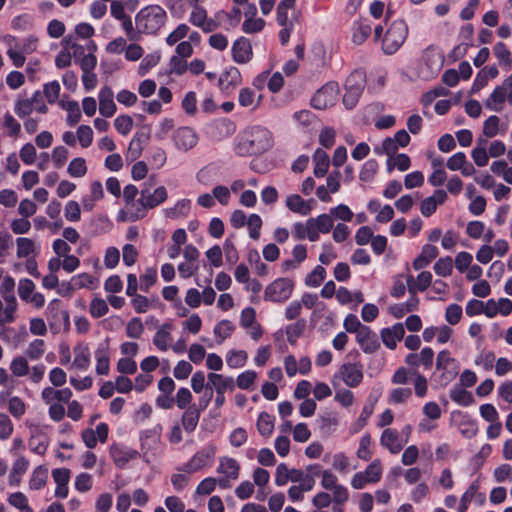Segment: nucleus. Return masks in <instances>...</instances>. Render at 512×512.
I'll list each match as a JSON object with an SVG mask.
<instances>
[{"instance_id":"dca6fc26","label":"nucleus","mask_w":512,"mask_h":512,"mask_svg":"<svg viewBox=\"0 0 512 512\" xmlns=\"http://www.w3.org/2000/svg\"><path fill=\"white\" fill-rule=\"evenodd\" d=\"M241 15L239 7H233L230 12L219 10L214 15V21L217 23V28L224 24V28L229 30L239 25Z\"/></svg>"},{"instance_id":"f257e3e1","label":"nucleus","mask_w":512,"mask_h":512,"mask_svg":"<svg viewBox=\"0 0 512 512\" xmlns=\"http://www.w3.org/2000/svg\"><path fill=\"white\" fill-rule=\"evenodd\" d=\"M135 20L140 32L154 34L165 24L166 12L158 5L147 6L137 13Z\"/></svg>"},{"instance_id":"79ce46f5","label":"nucleus","mask_w":512,"mask_h":512,"mask_svg":"<svg viewBox=\"0 0 512 512\" xmlns=\"http://www.w3.org/2000/svg\"><path fill=\"white\" fill-rule=\"evenodd\" d=\"M257 430L262 436L269 437L274 430V418L267 412L260 413L257 420Z\"/></svg>"},{"instance_id":"72a5a7b5","label":"nucleus","mask_w":512,"mask_h":512,"mask_svg":"<svg viewBox=\"0 0 512 512\" xmlns=\"http://www.w3.org/2000/svg\"><path fill=\"white\" fill-rule=\"evenodd\" d=\"M241 83V74L236 67H230L221 75L219 84L222 89L228 90L230 87H236Z\"/></svg>"},{"instance_id":"338daca9","label":"nucleus","mask_w":512,"mask_h":512,"mask_svg":"<svg viewBox=\"0 0 512 512\" xmlns=\"http://www.w3.org/2000/svg\"><path fill=\"white\" fill-rule=\"evenodd\" d=\"M256 378L257 373L255 371L247 370L237 377L236 384L240 389L247 390L253 385Z\"/></svg>"},{"instance_id":"6e6552de","label":"nucleus","mask_w":512,"mask_h":512,"mask_svg":"<svg viewBox=\"0 0 512 512\" xmlns=\"http://www.w3.org/2000/svg\"><path fill=\"white\" fill-rule=\"evenodd\" d=\"M339 91V85L336 82H328L314 94L311 105L315 109H327L337 102Z\"/></svg>"},{"instance_id":"f704fd0d","label":"nucleus","mask_w":512,"mask_h":512,"mask_svg":"<svg viewBox=\"0 0 512 512\" xmlns=\"http://www.w3.org/2000/svg\"><path fill=\"white\" fill-rule=\"evenodd\" d=\"M261 101V95L256 98L255 93L250 88H242L239 91L238 102L242 107L255 110Z\"/></svg>"},{"instance_id":"20e7f679","label":"nucleus","mask_w":512,"mask_h":512,"mask_svg":"<svg viewBox=\"0 0 512 512\" xmlns=\"http://www.w3.org/2000/svg\"><path fill=\"white\" fill-rule=\"evenodd\" d=\"M365 84L366 73L363 70L357 69L348 76L343 96V104L347 109H353L357 105Z\"/></svg>"},{"instance_id":"7ed1b4c3","label":"nucleus","mask_w":512,"mask_h":512,"mask_svg":"<svg viewBox=\"0 0 512 512\" xmlns=\"http://www.w3.org/2000/svg\"><path fill=\"white\" fill-rule=\"evenodd\" d=\"M408 35V26L402 19L391 23L382 40V50L387 55H392L403 45Z\"/></svg>"},{"instance_id":"bb28decb","label":"nucleus","mask_w":512,"mask_h":512,"mask_svg":"<svg viewBox=\"0 0 512 512\" xmlns=\"http://www.w3.org/2000/svg\"><path fill=\"white\" fill-rule=\"evenodd\" d=\"M431 282L432 274L429 271L421 272L416 280L411 275L407 277V286L410 293L426 290L431 285Z\"/></svg>"},{"instance_id":"aec40b11","label":"nucleus","mask_w":512,"mask_h":512,"mask_svg":"<svg viewBox=\"0 0 512 512\" xmlns=\"http://www.w3.org/2000/svg\"><path fill=\"white\" fill-rule=\"evenodd\" d=\"M405 334L402 323H396L392 327L384 328L381 331V338L386 347L395 349L397 342L402 340Z\"/></svg>"},{"instance_id":"c9c22d12","label":"nucleus","mask_w":512,"mask_h":512,"mask_svg":"<svg viewBox=\"0 0 512 512\" xmlns=\"http://www.w3.org/2000/svg\"><path fill=\"white\" fill-rule=\"evenodd\" d=\"M208 459H209L208 453H206L204 451L199 452V453L195 454L192 457V459L181 468V470L188 474H192V473L202 469L204 466H206Z\"/></svg>"},{"instance_id":"864d4df0","label":"nucleus","mask_w":512,"mask_h":512,"mask_svg":"<svg viewBox=\"0 0 512 512\" xmlns=\"http://www.w3.org/2000/svg\"><path fill=\"white\" fill-rule=\"evenodd\" d=\"M234 330V325L229 320L220 321L214 328V334L218 338V343H222L228 338Z\"/></svg>"},{"instance_id":"a211bd4d","label":"nucleus","mask_w":512,"mask_h":512,"mask_svg":"<svg viewBox=\"0 0 512 512\" xmlns=\"http://www.w3.org/2000/svg\"><path fill=\"white\" fill-rule=\"evenodd\" d=\"M110 455L116 466L123 468L130 460L138 456V452L120 444H113L110 447Z\"/></svg>"},{"instance_id":"c756f323","label":"nucleus","mask_w":512,"mask_h":512,"mask_svg":"<svg viewBox=\"0 0 512 512\" xmlns=\"http://www.w3.org/2000/svg\"><path fill=\"white\" fill-rule=\"evenodd\" d=\"M314 161V175L318 178L324 177L329 169V156L328 154L318 148L313 155Z\"/></svg>"},{"instance_id":"5fc2aeb1","label":"nucleus","mask_w":512,"mask_h":512,"mask_svg":"<svg viewBox=\"0 0 512 512\" xmlns=\"http://www.w3.org/2000/svg\"><path fill=\"white\" fill-rule=\"evenodd\" d=\"M478 489H479V483H478V481H474L469 486V488L466 490V492L462 495L461 500H460V505L458 507V512H466L470 502L472 501V499L475 496Z\"/></svg>"},{"instance_id":"4be33fe9","label":"nucleus","mask_w":512,"mask_h":512,"mask_svg":"<svg viewBox=\"0 0 512 512\" xmlns=\"http://www.w3.org/2000/svg\"><path fill=\"white\" fill-rule=\"evenodd\" d=\"M434 352L431 348L425 347L419 354L411 353L406 356L405 362L409 366L417 367L423 365L426 368H430L433 363Z\"/></svg>"},{"instance_id":"cd10ccee","label":"nucleus","mask_w":512,"mask_h":512,"mask_svg":"<svg viewBox=\"0 0 512 512\" xmlns=\"http://www.w3.org/2000/svg\"><path fill=\"white\" fill-rule=\"evenodd\" d=\"M438 256V249L433 245L423 246L420 255L413 261V268L420 270L429 265V263Z\"/></svg>"},{"instance_id":"423d86ee","label":"nucleus","mask_w":512,"mask_h":512,"mask_svg":"<svg viewBox=\"0 0 512 512\" xmlns=\"http://www.w3.org/2000/svg\"><path fill=\"white\" fill-rule=\"evenodd\" d=\"M167 190L164 186H159L150 191V189H142L140 192L139 203L141 208H138L134 213H131L130 220L135 221L145 216L146 209H152L163 203L167 199Z\"/></svg>"},{"instance_id":"2f4dec72","label":"nucleus","mask_w":512,"mask_h":512,"mask_svg":"<svg viewBox=\"0 0 512 512\" xmlns=\"http://www.w3.org/2000/svg\"><path fill=\"white\" fill-rule=\"evenodd\" d=\"M191 202L188 199L179 200L173 207L164 211L167 218L176 220L187 217L190 212Z\"/></svg>"},{"instance_id":"ddd939ff","label":"nucleus","mask_w":512,"mask_h":512,"mask_svg":"<svg viewBox=\"0 0 512 512\" xmlns=\"http://www.w3.org/2000/svg\"><path fill=\"white\" fill-rule=\"evenodd\" d=\"M172 139L178 150L187 152L196 146L198 135L190 127H180L174 131Z\"/></svg>"},{"instance_id":"f3484780","label":"nucleus","mask_w":512,"mask_h":512,"mask_svg":"<svg viewBox=\"0 0 512 512\" xmlns=\"http://www.w3.org/2000/svg\"><path fill=\"white\" fill-rule=\"evenodd\" d=\"M356 340L365 353H374L379 348L377 336L368 326L356 333Z\"/></svg>"},{"instance_id":"6e6d98bb","label":"nucleus","mask_w":512,"mask_h":512,"mask_svg":"<svg viewBox=\"0 0 512 512\" xmlns=\"http://www.w3.org/2000/svg\"><path fill=\"white\" fill-rule=\"evenodd\" d=\"M326 277V271L322 266H316L314 270L306 277L305 283L310 287L319 286Z\"/></svg>"},{"instance_id":"bf43d9fd","label":"nucleus","mask_w":512,"mask_h":512,"mask_svg":"<svg viewBox=\"0 0 512 512\" xmlns=\"http://www.w3.org/2000/svg\"><path fill=\"white\" fill-rule=\"evenodd\" d=\"M97 282V279L88 273H82L72 278V286L74 289L91 288Z\"/></svg>"},{"instance_id":"9b49d317","label":"nucleus","mask_w":512,"mask_h":512,"mask_svg":"<svg viewBox=\"0 0 512 512\" xmlns=\"http://www.w3.org/2000/svg\"><path fill=\"white\" fill-rule=\"evenodd\" d=\"M338 375L346 386L355 388L363 380V366L360 363H343L339 368Z\"/></svg>"},{"instance_id":"0e129e2a","label":"nucleus","mask_w":512,"mask_h":512,"mask_svg":"<svg viewBox=\"0 0 512 512\" xmlns=\"http://www.w3.org/2000/svg\"><path fill=\"white\" fill-rule=\"evenodd\" d=\"M412 395L410 388H396L393 389L390 394L388 401L392 404H399L407 401Z\"/></svg>"},{"instance_id":"de8ad7c7","label":"nucleus","mask_w":512,"mask_h":512,"mask_svg":"<svg viewBox=\"0 0 512 512\" xmlns=\"http://www.w3.org/2000/svg\"><path fill=\"white\" fill-rule=\"evenodd\" d=\"M17 252L16 256L18 258H25L29 255L35 253V244L33 240L30 238L19 237L16 239Z\"/></svg>"},{"instance_id":"4468645a","label":"nucleus","mask_w":512,"mask_h":512,"mask_svg":"<svg viewBox=\"0 0 512 512\" xmlns=\"http://www.w3.org/2000/svg\"><path fill=\"white\" fill-rule=\"evenodd\" d=\"M232 58L238 64H246L253 57L252 45L249 39L240 37L232 45Z\"/></svg>"},{"instance_id":"3c124183","label":"nucleus","mask_w":512,"mask_h":512,"mask_svg":"<svg viewBox=\"0 0 512 512\" xmlns=\"http://www.w3.org/2000/svg\"><path fill=\"white\" fill-rule=\"evenodd\" d=\"M8 502L21 512H33L32 508L28 504L27 497L22 492L12 493L8 498Z\"/></svg>"},{"instance_id":"a19ab883","label":"nucleus","mask_w":512,"mask_h":512,"mask_svg":"<svg viewBox=\"0 0 512 512\" xmlns=\"http://www.w3.org/2000/svg\"><path fill=\"white\" fill-rule=\"evenodd\" d=\"M450 398L461 406H469L474 402L473 395L461 386H455L450 390Z\"/></svg>"},{"instance_id":"e2e57ef3","label":"nucleus","mask_w":512,"mask_h":512,"mask_svg":"<svg viewBox=\"0 0 512 512\" xmlns=\"http://www.w3.org/2000/svg\"><path fill=\"white\" fill-rule=\"evenodd\" d=\"M141 285L140 289L143 292H148L150 287L155 284L157 280V270L153 267H149L145 269L144 274L140 278Z\"/></svg>"},{"instance_id":"8fccbe9b","label":"nucleus","mask_w":512,"mask_h":512,"mask_svg":"<svg viewBox=\"0 0 512 512\" xmlns=\"http://www.w3.org/2000/svg\"><path fill=\"white\" fill-rule=\"evenodd\" d=\"M306 328V321L304 319H299L295 323L287 326L286 335L287 339L290 343H295L297 338H299Z\"/></svg>"},{"instance_id":"ea45409f","label":"nucleus","mask_w":512,"mask_h":512,"mask_svg":"<svg viewBox=\"0 0 512 512\" xmlns=\"http://www.w3.org/2000/svg\"><path fill=\"white\" fill-rule=\"evenodd\" d=\"M46 351V344L42 339H34L29 343L24 354L27 359L32 361L40 359Z\"/></svg>"},{"instance_id":"774afa93","label":"nucleus","mask_w":512,"mask_h":512,"mask_svg":"<svg viewBox=\"0 0 512 512\" xmlns=\"http://www.w3.org/2000/svg\"><path fill=\"white\" fill-rule=\"evenodd\" d=\"M494 54L500 64L511 65V53L503 42H498L494 46Z\"/></svg>"},{"instance_id":"39448f33","label":"nucleus","mask_w":512,"mask_h":512,"mask_svg":"<svg viewBox=\"0 0 512 512\" xmlns=\"http://www.w3.org/2000/svg\"><path fill=\"white\" fill-rule=\"evenodd\" d=\"M308 470L313 475H321V486L325 490H330L333 494V502H347L349 499V492L347 488L338 484V479L330 470L321 471L318 465L309 466Z\"/></svg>"},{"instance_id":"1a4fd4ad","label":"nucleus","mask_w":512,"mask_h":512,"mask_svg":"<svg viewBox=\"0 0 512 512\" xmlns=\"http://www.w3.org/2000/svg\"><path fill=\"white\" fill-rule=\"evenodd\" d=\"M45 317L52 330H60L69 326V314L62 308L61 302L58 299H53L49 302Z\"/></svg>"},{"instance_id":"f03ea898","label":"nucleus","mask_w":512,"mask_h":512,"mask_svg":"<svg viewBox=\"0 0 512 512\" xmlns=\"http://www.w3.org/2000/svg\"><path fill=\"white\" fill-rule=\"evenodd\" d=\"M423 64L418 69V76L421 79L429 80L434 78L442 69L444 64V55L442 51L434 46H428L422 54Z\"/></svg>"},{"instance_id":"6ab92c4d","label":"nucleus","mask_w":512,"mask_h":512,"mask_svg":"<svg viewBox=\"0 0 512 512\" xmlns=\"http://www.w3.org/2000/svg\"><path fill=\"white\" fill-rule=\"evenodd\" d=\"M99 112L104 117H111L116 112L114 94L110 87H103L99 92Z\"/></svg>"},{"instance_id":"37998d69","label":"nucleus","mask_w":512,"mask_h":512,"mask_svg":"<svg viewBox=\"0 0 512 512\" xmlns=\"http://www.w3.org/2000/svg\"><path fill=\"white\" fill-rule=\"evenodd\" d=\"M96 357V372L99 375H107L109 372V354L104 346H100L95 351Z\"/></svg>"},{"instance_id":"680f3d73","label":"nucleus","mask_w":512,"mask_h":512,"mask_svg":"<svg viewBox=\"0 0 512 512\" xmlns=\"http://www.w3.org/2000/svg\"><path fill=\"white\" fill-rule=\"evenodd\" d=\"M364 474L369 478L371 483H377L382 476L381 461L379 459L372 461L365 469Z\"/></svg>"},{"instance_id":"9d476101","label":"nucleus","mask_w":512,"mask_h":512,"mask_svg":"<svg viewBox=\"0 0 512 512\" xmlns=\"http://www.w3.org/2000/svg\"><path fill=\"white\" fill-rule=\"evenodd\" d=\"M247 138L250 141L252 152H254V154L264 153L273 145L272 134L264 127L257 126L252 128L250 135Z\"/></svg>"},{"instance_id":"69168bd1","label":"nucleus","mask_w":512,"mask_h":512,"mask_svg":"<svg viewBox=\"0 0 512 512\" xmlns=\"http://www.w3.org/2000/svg\"><path fill=\"white\" fill-rule=\"evenodd\" d=\"M114 126L120 134L127 135L133 128V120L128 115H120L114 120Z\"/></svg>"},{"instance_id":"473e14b6","label":"nucleus","mask_w":512,"mask_h":512,"mask_svg":"<svg viewBox=\"0 0 512 512\" xmlns=\"http://www.w3.org/2000/svg\"><path fill=\"white\" fill-rule=\"evenodd\" d=\"M286 206L289 210L304 216L311 211V206L298 194L289 195L286 199Z\"/></svg>"},{"instance_id":"a18cd8bd","label":"nucleus","mask_w":512,"mask_h":512,"mask_svg":"<svg viewBox=\"0 0 512 512\" xmlns=\"http://www.w3.org/2000/svg\"><path fill=\"white\" fill-rule=\"evenodd\" d=\"M10 371L15 377H24L29 374L28 359L25 356H17L10 363Z\"/></svg>"},{"instance_id":"58836bf2","label":"nucleus","mask_w":512,"mask_h":512,"mask_svg":"<svg viewBox=\"0 0 512 512\" xmlns=\"http://www.w3.org/2000/svg\"><path fill=\"white\" fill-rule=\"evenodd\" d=\"M372 26L366 22H358L354 25L352 41L357 44H363L371 35Z\"/></svg>"},{"instance_id":"2eb2a0df","label":"nucleus","mask_w":512,"mask_h":512,"mask_svg":"<svg viewBox=\"0 0 512 512\" xmlns=\"http://www.w3.org/2000/svg\"><path fill=\"white\" fill-rule=\"evenodd\" d=\"M189 21L194 26L199 27L204 33H210L217 29V23L214 18H208L207 12L203 7L192 8Z\"/></svg>"},{"instance_id":"603ef678","label":"nucleus","mask_w":512,"mask_h":512,"mask_svg":"<svg viewBox=\"0 0 512 512\" xmlns=\"http://www.w3.org/2000/svg\"><path fill=\"white\" fill-rule=\"evenodd\" d=\"M434 271L438 276L447 277L452 274L453 271V261L450 256H446L443 258H440L435 264H434Z\"/></svg>"},{"instance_id":"7c9ffc66","label":"nucleus","mask_w":512,"mask_h":512,"mask_svg":"<svg viewBox=\"0 0 512 512\" xmlns=\"http://www.w3.org/2000/svg\"><path fill=\"white\" fill-rule=\"evenodd\" d=\"M240 465L238 462L229 457H222L219 460V467L217 471L224 474L227 478L236 480L239 476Z\"/></svg>"},{"instance_id":"393cba45","label":"nucleus","mask_w":512,"mask_h":512,"mask_svg":"<svg viewBox=\"0 0 512 512\" xmlns=\"http://www.w3.org/2000/svg\"><path fill=\"white\" fill-rule=\"evenodd\" d=\"M91 353L87 345L78 344L74 348V360L71 368L86 370L90 365Z\"/></svg>"},{"instance_id":"412c9836","label":"nucleus","mask_w":512,"mask_h":512,"mask_svg":"<svg viewBox=\"0 0 512 512\" xmlns=\"http://www.w3.org/2000/svg\"><path fill=\"white\" fill-rule=\"evenodd\" d=\"M173 330V325L171 323L162 324L153 337V344L160 351H166L172 342L171 332Z\"/></svg>"},{"instance_id":"c03bdc74","label":"nucleus","mask_w":512,"mask_h":512,"mask_svg":"<svg viewBox=\"0 0 512 512\" xmlns=\"http://www.w3.org/2000/svg\"><path fill=\"white\" fill-rule=\"evenodd\" d=\"M248 359V354L244 350H230L226 355V363L230 368L243 367Z\"/></svg>"},{"instance_id":"f8f14e48","label":"nucleus","mask_w":512,"mask_h":512,"mask_svg":"<svg viewBox=\"0 0 512 512\" xmlns=\"http://www.w3.org/2000/svg\"><path fill=\"white\" fill-rule=\"evenodd\" d=\"M508 88H512V74L501 85H498L485 101L486 108L499 112L507 99Z\"/></svg>"},{"instance_id":"49530a36","label":"nucleus","mask_w":512,"mask_h":512,"mask_svg":"<svg viewBox=\"0 0 512 512\" xmlns=\"http://www.w3.org/2000/svg\"><path fill=\"white\" fill-rule=\"evenodd\" d=\"M67 172L71 177L81 178L87 173L86 161L82 157L74 158L70 161Z\"/></svg>"},{"instance_id":"b1692460","label":"nucleus","mask_w":512,"mask_h":512,"mask_svg":"<svg viewBox=\"0 0 512 512\" xmlns=\"http://www.w3.org/2000/svg\"><path fill=\"white\" fill-rule=\"evenodd\" d=\"M213 386L217 394H224L225 391H233L234 380L232 377H224L221 374L209 373L207 386Z\"/></svg>"},{"instance_id":"5701e85b","label":"nucleus","mask_w":512,"mask_h":512,"mask_svg":"<svg viewBox=\"0 0 512 512\" xmlns=\"http://www.w3.org/2000/svg\"><path fill=\"white\" fill-rule=\"evenodd\" d=\"M380 443L392 454H398L403 449V443L399 439L398 432L390 428L382 432Z\"/></svg>"},{"instance_id":"4d7b16f0","label":"nucleus","mask_w":512,"mask_h":512,"mask_svg":"<svg viewBox=\"0 0 512 512\" xmlns=\"http://www.w3.org/2000/svg\"><path fill=\"white\" fill-rule=\"evenodd\" d=\"M77 139L83 148L89 147L93 142V130L88 125H81L77 129Z\"/></svg>"},{"instance_id":"4c0bfd02","label":"nucleus","mask_w":512,"mask_h":512,"mask_svg":"<svg viewBox=\"0 0 512 512\" xmlns=\"http://www.w3.org/2000/svg\"><path fill=\"white\" fill-rule=\"evenodd\" d=\"M47 479L48 470L42 466H38L33 470L31 474V478L29 480V488L31 490H40L46 485Z\"/></svg>"},{"instance_id":"e433bc0d","label":"nucleus","mask_w":512,"mask_h":512,"mask_svg":"<svg viewBox=\"0 0 512 512\" xmlns=\"http://www.w3.org/2000/svg\"><path fill=\"white\" fill-rule=\"evenodd\" d=\"M61 107L68 113L66 121L69 126H75L81 120V110L77 101H62Z\"/></svg>"},{"instance_id":"052dcab7","label":"nucleus","mask_w":512,"mask_h":512,"mask_svg":"<svg viewBox=\"0 0 512 512\" xmlns=\"http://www.w3.org/2000/svg\"><path fill=\"white\" fill-rule=\"evenodd\" d=\"M17 309L16 299H12L10 303L6 304L5 308H2L0 312V325L11 323L15 319V312Z\"/></svg>"},{"instance_id":"0eeeda50","label":"nucleus","mask_w":512,"mask_h":512,"mask_svg":"<svg viewBox=\"0 0 512 512\" xmlns=\"http://www.w3.org/2000/svg\"><path fill=\"white\" fill-rule=\"evenodd\" d=\"M294 282L289 278H278L270 283L264 291V299L271 302H284L290 298Z\"/></svg>"},{"instance_id":"a878e982","label":"nucleus","mask_w":512,"mask_h":512,"mask_svg":"<svg viewBox=\"0 0 512 512\" xmlns=\"http://www.w3.org/2000/svg\"><path fill=\"white\" fill-rule=\"evenodd\" d=\"M200 413L201 409L197 408L195 405H191L185 409L181 417V424L187 433H191L196 429L200 419Z\"/></svg>"},{"instance_id":"c85d7f7f","label":"nucleus","mask_w":512,"mask_h":512,"mask_svg":"<svg viewBox=\"0 0 512 512\" xmlns=\"http://www.w3.org/2000/svg\"><path fill=\"white\" fill-rule=\"evenodd\" d=\"M29 466L28 460L20 456L18 457L12 467V470L9 474V484L12 487H16L21 482V476L27 471Z\"/></svg>"},{"instance_id":"09e8293b","label":"nucleus","mask_w":512,"mask_h":512,"mask_svg":"<svg viewBox=\"0 0 512 512\" xmlns=\"http://www.w3.org/2000/svg\"><path fill=\"white\" fill-rule=\"evenodd\" d=\"M7 409L15 419H20L26 412V404L20 397L13 396L8 399Z\"/></svg>"},{"instance_id":"13d9d810","label":"nucleus","mask_w":512,"mask_h":512,"mask_svg":"<svg viewBox=\"0 0 512 512\" xmlns=\"http://www.w3.org/2000/svg\"><path fill=\"white\" fill-rule=\"evenodd\" d=\"M144 332V326L140 318H132L126 326V334L129 338L138 339Z\"/></svg>"}]
</instances>
